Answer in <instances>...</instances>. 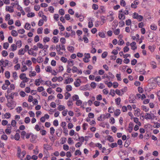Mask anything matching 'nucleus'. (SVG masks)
I'll use <instances>...</instances> for the list:
<instances>
[{
	"label": "nucleus",
	"mask_w": 160,
	"mask_h": 160,
	"mask_svg": "<svg viewBox=\"0 0 160 160\" xmlns=\"http://www.w3.org/2000/svg\"><path fill=\"white\" fill-rule=\"evenodd\" d=\"M132 17L134 19H136L138 21H142L143 19V17L141 15H139L138 13L134 12L132 15Z\"/></svg>",
	"instance_id": "nucleus-1"
},
{
	"label": "nucleus",
	"mask_w": 160,
	"mask_h": 160,
	"mask_svg": "<svg viewBox=\"0 0 160 160\" xmlns=\"http://www.w3.org/2000/svg\"><path fill=\"white\" fill-rule=\"evenodd\" d=\"M87 20L88 21V27L89 28H91L93 26V22L94 20V18L92 17H89L88 18Z\"/></svg>",
	"instance_id": "nucleus-2"
},
{
	"label": "nucleus",
	"mask_w": 160,
	"mask_h": 160,
	"mask_svg": "<svg viewBox=\"0 0 160 160\" xmlns=\"http://www.w3.org/2000/svg\"><path fill=\"white\" fill-rule=\"evenodd\" d=\"M113 15V12L111 11H109V15L107 16V19L109 22L112 21L114 19Z\"/></svg>",
	"instance_id": "nucleus-3"
},
{
	"label": "nucleus",
	"mask_w": 160,
	"mask_h": 160,
	"mask_svg": "<svg viewBox=\"0 0 160 160\" xmlns=\"http://www.w3.org/2000/svg\"><path fill=\"white\" fill-rule=\"evenodd\" d=\"M144 117L146 120L152 119L154 117L153 114H151L149 113H146Z\"/></svg>",
	"instance_id": "nucleus-4"
},
{
	"label": "nucleus",
	"mask_w": 160,
	"mask_h": 160,
	"mask_svg": "<svg viewBox=\"0 0 160 160\" xmlns=\"http://www.w3.org/2000/svg\"><path fill=\"white\" fill-rule=\"evenodd\" d=\"M118 17L119 19L121 20L125 19V16L122 10H121L119 11Z\"/></svg>",
	"instance_id": "nucleus-5"
},
{
	"label": "nucleus",
	"mask_w": 160,
	"mask_h": 160,
	"mask_svg": "<svg viewBox=\"0 0 160 160\" xmlns=\"http://www.w3.org/2000/svg\"><path fill=\"white\" fill-rule=\"evenodd\" d=\"M139 3L138 0H135L131 4V7L132 8L136 9L138 7V5Z\"/></svg>",
	"instance_id": "nucleus-6"
},
{
	"label": "nucleus",
	"mask_w": 160,
	"mask_h": 160,
	"mask_svg": "<svg viewBox=\"0 0 160 160\" xmlns=\"http://www.w3.org/2000/svg\"><path fill=\"white\" fill-rule=\"evenodd\" d=\"M72 70L73 73L76 72L78 74H81L82 73L81 70H78L76 67L75 66L72 68Z\"/></svg>",
	"instance_id": "nucleus-7"
},
{
	"label": "nucleus",
	"mask_w": 160,
	"mask_h": 160,
	"mask_svg": "<svg viewBox=\"0 0 160 160\" xmlns=\"http://www.w3.org/2000/svg\"><path fill=\"white\" fill-rule=\"evenodd\" d=\"M63 77L64 79H66L65 82V83L68 84L70 82L69 74L67 73H65Z\"/></svg>",
	"instance_id": "nucleus-8"
},
{
	"label": "nucleus",
	"mask_w": 160,
	"mask_h": 160,
	"mask_svg": "<svg viewBox=\"0 0 160 160\" xmlns=\"http://www.w3.org/2000/svg\"><path fill=\"white\" fill-rule=\"evenodd\" d=\"M75 134V136H76V138H74L73 137L72 138L76 140H77L78 138H79V136L78 134L77 133H75L74 131L72 129L71 130V136H73L74 134Z\"/></svg>",
	"instance_id": "nucleus-9"
},
{
	"label": "nucleus",
	"mask_w": 160,
	"mask_h": 160,
	"mask_svg": "<svg viewBox=\"0 0 160 160\" xmlns=\"http://www.w3.org/2000/svg\"><path fill=\"white\" fill-rule=\"evenodd\" d=\"M89 85L87 84L84 86H81L80 87V89L81 90L86 91L89 89Z\"/></svg>",
	"instance_id": "nucleus-10"
},
{
	"label": "nucleus",
	"mask_w": 160,
	"mask_h": 160,
	"mask_svg": "<svg viewBox=\"0 0 160 160\" xmlns=\"http://www.w3.org/2000/svg\"><path fill=\"white\" fill-rule=\"evenodd\" d=\"M130 46L131 47V49L133 50H135L137 48V47L136 45V43L135 42H133L130 43Z\"/></svg>",
	"instance_id": "nucleus-11"
},
{
	"label": "nucleus",
	"mask_w": 160,
	"mask_h": 160,
	"mask_svg": "<svg viewBox=\"0 0 160 160\" xmlns=\"http://www.w3.org/2000/svg\"><path fill=\"white\" fill-rule=\"evenodd\" d=\"M6 10L7 11L9 12H14V9L13 7L6 6Z\"/></svg>",
	"instance_id": "nucleus-12"
},
{
	"label": "nucleus",
	"mask_w": 160,
	"mask_h": 160,
	"mask_svg": "<svg viewBox=\"0 0 160 160\" xmlns=\"http://www.w3.org/2000/svg\"><path fill=\"white\" fill-rule=\"evenodd\" d=\"M26 51V50L22 48L18 50V54L19 55H24Z\"/></svg>",
	"instance_id": "nucleus-13"
},
{
	"label": "nucleus",
	"mask_w": 160,
	"mask_h": 160,
	"mask_svg": "<svg viewBox=\"0 0 160 160\" xmlns=\"http://www.w3.org/2000/svg\"><path fill=\"white\" fill-rule=\"evenodd\" d=\"M44 148L46 150L47 152H48V150L52 149V148L51 146L47 144H44Z\"/></svg>",
	"instance_id": "nucleus-14"
},
{
	"label": "nucleus",
	"mask_w": 160,
	"mask_h": 160,
	"mask_svg": "<svg viewBox=\"0 0 160 160\" xmlns=\"http://www.w3.org/2000/svg\"><path fill=\"white\" fill-rule=\"evenodd\" d=\"M150 28L152 30H156L157 28V25L153 23L150 26Z\"/></svg>",
	"instance_id": "nucleus-15"
},
{
	"label": "nucleus",
	"mask_w": 160,
	"mask_h": 160,
	"mask_svg": "<svg viewBox=\"0 0 160 160\" xmlns=\"http://www.w3.org/2000/svg\"><path fill=\"white\" fill-rule=\"evenodd\" d=\"M17 156L18 158H21V149L19 147H18L17 148Z\"/></svg>",
	"instance_id": "nucleus-16"
},
{
	"label": "nucleus",
	"mask_w": 160,
	"mask_h": 160,
	"mask_svg": "<svg viewBox=\"0 0 160 160\" xmlns=\"http://www.w3.org/2000/svg\"><path fill=\"white\" fill-rule=\"evenodd\" d=\"M116 77L118 81H121L122 80V79L121 78V73L119 72L118 73L116 74Z\"/></svg>",
	"instance_id": "nucleus-17"
},
{
	"label": "nucleus",
	"mask_w": 160,
	"mask_h": 160,
	"mask_svg": "<svg viewBox=\"0 0 160 160\" xmlns=\"http://www.w3.org/2000/svg\"><path fill=\"white\" fill-rule=\"evenodd\" d=\"M108 76H107L106 78H108L109 79H110V78L111 79H113L114 78V75H113V74L111 72H109L108 73Z\"/></svg>",
	"instance_id": "nucleus-18"
},
{
	"label": "nucleus",
	"mask_w": 160,
	"mask_h": 160,
	"mask_svg": "<svg viewBox=\"0 0 160 160\" xmlns=\"http://www.w3.org/2000/svg\"><path fill=\"white\" fill-rule=\"evenodd\" d=\"M133 120L134 122L138 125L139 126H140L141 125V123L139 121V119L138 118H134Z\"/></svg>",
	"instance_id": "nucleus-19"
},
{
	"label": "nucleus",
	"mask_w": 160,
	"mask_h": 160,
	"mask_svg": "<svg viewBox=\"0 0 160 160\" xmlns=\"http://www.w3.org/2000/svg\"><path fill=\"white\" fill-rule=\"evenodd\" d=\"M121 113V111L119 109H116L114 112V114L116 117L118 116Z\"/></svg>",
	"instance_id": "nucleus-20"
},
{
	"label": "nucleus",
	"mask_w": 160,
	"mask_h": 160,
	"mask_svg": "<svg viewBox=\"0 0 160 160\" xmlns=\"http://www.w3.org/2000/svg\"><path fill=\"white\" fill-rule=\"evenodd\" d=\"M88 126V124L85 123H84L82 125V128L83 131H84L87 130Z\"/></svg>",
	"instance_id": "nucleus-21"
},
{
	"label": "nucleus",
	"mask_w": 160,
	"mask_h": 160,
	"mask_svg": "<svg viewBox=\"0 0 160 160\" xmlns=\"http://www.w3.org/2000/svg\"><path fill=\"white\" fill-rule=\"evenodd\" d=\"M72 98L73 101H76L79 99L78 96L76 94H75L73 96Z\"/></svg>",
	"instance_id": "nucleus-22"
},
{
	"label": "nucleus",
	"mask_w": 160,
	"mask_h": 160,
	"mask_svg": "<svg viewBox=\"0 0 160 160\" xmlns=\"http://www.w3.org/2000/svg\"><path fill=\"white\" fill-rule=\"evenodd\" d=\"M45 70L47 72H52V69L50 66H48L45 68Z\"/></svg>",
	"instance_id": "nucleus-23"
},
{
	"label": "nucleus",
	"mask_w": 160,
	"mask_h": 160,
	"mask_svg": "<svg viewBox=\"0 0 160 160\" xmlns=\"http://www.w3.org/2000/svg\"><path fill=\"white\" fill-rule=\"evenodd\" d=\"M24 28L26 29L29 30L31 28L30 24L28 23H26L25 24V26H24Z\"/></svg>",
	"instance_id": "nucleus-24"
},
{
	"label": "nucleus",
	"mask_w": 160,
	"mask_h": 160,
	"mask_svg": "<svg viewBox=\"0 0 160 160\" xmlns=\"http://www.w3.org/2000/svg\"><path fill=\"white\" fill-rule=\"evenodd\" d=\"M139 36L138 34H137L136 36H133L132 37V38L134 40L138 41L139 40Z\"/></svg>",
	"instance_id": "nucleus-25"
},
{
	"label": "nucleus",
	"mask_w": 160,
	"mask_h": 160,
	"mask_svg": "<svg viewBox=\"0 0 160 160\" xmlns=\"http://www.w3.org/2000/svg\"><path fill=\"white\" fill-rule=\"evenodd\" d=\"M11 48H12L11 50L12 51H14L17 49V46L15 44H12L11 46Z\"/></svg>",
	"instance_id": "nucleus-26"
},
{
	"label": "nucleus",
	"mask_w": 160,
	"mask_h": 160,
	"mask_svg": "<svg viewBox=\"0 0 160 160\" xmlns=\"http://www.w3.org/2000/svg\"><path fill=\"white\" fill-rule=\"evenodd\" d=\"M52 41L54 43H57L58 42V39L57 37L54 36L52 38Z\"/></svg>",
	"instance_id": "nucleus-27"
},
{
	"label": "nucleus",
	"mask_w": 160,
	"mask_h": 160,
	"mask_svg": "<svg viewBox=\"0 0 160 160\" xmlns=\"http://www.w3.org/2000/svg\"><path fill=\"white\" fill-rule=\"evenodd\" d=\"M98 35L100 37L102 38H105V34L103 32H99L98 33Z\"/></svg>",
	"instance_id": "nucleus-28"
},
{
	"label": "nucleus",
	"mask_w": 160,
	"mask_h": 160,
	"mask_svg": "<svg viewBox=\"0 0 160 160\" xmlns=\"http://www.w3.org/2000/svg\"><path fill=\"white\" fill-rule=\"evenodd\" d=\"M121 101L120 98H118L115 99V102L117 105H119L120 104Z\"/></svg>",
	"instance_id": "nucleus-29"
},
{
	"label": "nucleus",
	"mask_w": 160,
	"mask_h": 160,
	"mask_svg": "<svg viewBox=\"0 0 160 160\" xmlns=\"http://www.w3.org/2000/svg\"><path fill=\"white\" fill-rule=\"evenodd\" d=\"M142 110L144 111L145 112H148L149 110V108L148 107H147L146 106L143 105L142 106Z\"/></svg>",
	"instance_id": "nucleus-30"
},
{
	"label": "nucleus",
	"mask_w": 160,
	"mask_h": 160,
	"mask_svg": "<svg viewBox=\"0 0 160 160\" xmlns=\"http://www.w3.org/2000/svg\"><path fill=\"white\" fill-rule=\"evenodd\" d=\"M82 101L79 99L76 101V104L78 106H81L82 105Z\"/></svg>",
	"instance_id": "nucleus-31"
},
{
	"label": "nucleus",
	"mask_w": 160,
	"mask_h": 160,
	"mask_svg": "<svg viewBox=\"0 0 160 160\" xmlns=\"http://www.w3.org/2000/svg\"><path fill=\"white\" fill-rule=\"evenodd\" d=\"M116 93L119 96H122L123 95L121 92V91L120 90L117 89L115 90Z\"/></svg>",
	"instance_id": "nucleus-32"
},
{
	"label": "nucleus",
	"mask_w": 160,
	"mask_h": 160,
	"mask_svg": "<svg viewBox=\"0 0 160 160\" xmlns=\"http://www.w3.org/2000/svg\"><path fill=\"white\" fill-rule=\"evenodd\" d=\"M65 97V99H68V98L70 97V94L68 92H66L64 94Z\"/></svg>",
	"instance_id": "nucleus-33"
},
{
	"label": "nucleus",
	"mask_w": 160,
	"mask_h": 160,
	"mask_svg": "<svg viewBox=\"0 0 160 160\" xmlns=\"http://www.w3.org/2000/svg\"><path fill=\"white\" fill-rule=\"evenodd\" d=\"M80 81V80L78 79L77 81L74 82V85L76 87H78L80 86V84L79 82Z\"/></svg>",
	"instance_id": "nucleus-34"
},
{
	"label": "nucleus",
	"mask_w": 160,
	"mask_h": 160,
	"mask_svg": "<svg viewBox=\"0 0 160 160\" xmlns=\"http://www.w3.org/2000/svg\"><path fill=\"white\" fill-rule=\"evenodd\" d=\"M106 125H108V126H109L108 123L107 122H102L99 125L100 126L103 128H105Z\"/></svg>",
	"instance_id": "nucleus-35"
},
{
	"label": "nucleus",
	"mask_w": 160,
	"mask_h": 160,
	"mask_svg": "<svg viewBox=\"0 0 160 160\" xmlns=\"http://www.w3.org/2000/svg\"><path fill=\"white\" fill-rule=\"evenodd\" d=\"M36 72L35 71L30 72H29V76L30 77H34L36 76Z\"/></svg>",
	"instance_id": "nucleus-36"
},
{
	"label": "nucleus",
	"mask_w": 160,
	"mask_h": 160,
	"mask_svg": "<svg viewBox=\"0 0 160 160\" xmlns=\"http://www.w3.org/2000/svg\"><path fill=\"white\" fill-rule=\"evenodd\" d=\"M20 138V136L19 134L18 133H16L15 134L14 137V138L15 140H18Z\"/></svg>",
	"instance_id": "nucleus-37"
},
{
	"label": "nucleus",
	"mask_w": 160,
	"mask_h": 160,
	"mask_svg": "<svg viewBox=\"0 0 160 160\" xmlns=\"http://www.w3.org/2000/svg\"><path fill=\"white\" fill-rule=\"evenodd\" d=\"M35 15L34 13L32 12L29 13L27 14V16L28 18L33 17L35 16Z\"/></svg>",
	"instance_id": "nucleus-38"
},
{
	"label": "nucleus",
	"mask_w": 160,
	"mask_h": 160,
	"mask_svg": "<svg viewBox=\"0 0 160 160\" xmlns=\"http://www.w3.org/2000/svg\"><path fill=\"white\" fill-rule=\"evenodd\" d=\"M96 98L98 101H100L102 99V95L101 94H99L96 96Z\"/></svg>",
	"instance_id": "nucleus-39"
},
{
	"label": "nucleus",
	"mask_w": 160,
	"mask_h": 160,
	"mask_svg": "<svg viewBox=\"0 0 160 160\" xmlns=\"http://www.w3.org/2000/svg\"><path fill=\"white\" fill-rule=\"evenodd\" d=\"M91 70L88 69L87 70H84L83 71V72L85 74V75H89L91 73Z\"/></svg>",
	"instance_id": "nucleus-40"
},
{
	"label": "nucleus",
	"mask_w": 160,
	"mask_h": 160,
	"mask_svg": "<svg viewBox=\"0 0 160 160\" xmlns=\"http://www.w3.org/2000/svg\"><path fill=\"white\" fill-rule=\"evenodd\" d=\"M134 113L135 116L137 117L139 116L140 115L139 110L138 109L135 110L134 111Z\"/></svg>",
	"instance_id": "nucleus-41"
},
{
	"label": "nucleus",
	"mask_w": 160,
	"mask_h": 160,
	"mask_svg": "<svg viewBox=\"0 0 160 160\" xmlns=\"http://www.w3.org/2000/svg\"><path fill=\"white\" fill-rule=\"evenodd\" d=\"M2 54L3 57H6L8 55L7 52L5 50H3L2 51Z\"/></svg>",
	"instance_id": "nucleus-42"
},
{
	"label": "nucleus",
	"mask_w": 160,
	"mask_h": 160,
	"mask_svg": "<svg viewBox=\"0 0 160 160\" xmlns=\"http://www.w3.org/2000/svg\"><path fill=\"white\" fill-rule=\"evenodd\" d=\"M95 80L96 81L98 82L101 81L102 80V79L100 76H98L95 78Z\"/></svg>",
	"instance_id": "nucleus-43"
},
{
	"label": "nucleus",
	"mask_w": 160,
	"mask_h": 160,
	"mask_svg": "<svg viewBox=\"0 0 160 160\" xmlns=\"http://www.w3.org/2000/svg\"><path fill=\"white\" fill-rule=\"evenodd\" d=\"M56 49L58 52H59L61 50V47L60 45H57L56 46Z\"/></svg>",
	"instance_id": "nucleus-44"
},
{
	"label": "nucleus",
	"mask_w": 160,
	"mask_h": 160,
	"mask_svg": "<svg viewBox=\"0 0 160 160\" xmlns=\"http://www.w3.org/2000/svg\"><path fill=\"white\" fill-rule=\"evenodd\" d=\"M5 76L8 79H9L10 77V73L9 71H6L5 72Z\"/></svg>",
	"instance_id": "nucleus-45"
},
{
	"label": "nucleus",
	"mask_w": 160,
	"mask_h": 160,
	"mask_svg": "<svg viewBox=\"0 0 160 160\" xmlns=\"http://www.w3.org/2000/svg\"><path fill=\"white\" fill-rule=\"evenodd\" d=\"M117 144L116 142H114L111 143L110 144L109 146L112 148H113L117 147Z\"/></svg>",
	"instance_id": "nucleus-46"
},
{
	"label": "nucleus",
	"mask_w": 160,
	"mask_h": 160,
	"mask_svg": "<svg viewBox=\"0 0 160 160\" xmlns=\"http://www.w3.org/2000/svg\"><path fill=\"white\" fill-rule=\"evenodd\" d=\"M92 8L94 10H96L98 9V5L96 4H93L92 6Z\"/></svg>",
	"instance_id": "nucleus-47"
},
{
	"label": "nucleus",
	"mask_w": 160,
	"mask_h": 160,
	"mask_svg": "<svg viewBox=\"0 0 160 160\" xmlns=\"http://www.w3.org/2000/svg\"><path fill=\"white\" fill-rule=\"evenodd\" d=\"M9 46V44L8 42H5L3 44V48L6 49H7Z\"/></svg>",
	"instance_id": "nucleus-48"
},
{
	"label": "nucleus",
	"mask_w": 160,
	"mask_h": 160,
	"mask_svg": "<svg viewBox=\"0 0 160 160\" xmlns=\"http://www.w3.org/2000/svg\"><path fill=\"white\" fill-rule=\"evenodd\" d=\"M105 83L108 86L109 88L111 87L112 85V83L110 82H108V81H106L105 82Z\"/></svg>",
	"instance_id": "nucleus-49"
},
{
	"label": "nucleus",
	"mask_w": 160,
	"mask_h": 160,
	"mask_svg": "<svg viewBox=\"0 0 160 160\" xmlns=\"http://www.w3.org/2000/svg\"><path fill=\"white\" fill-rule=\"evenodd\" d=\"M16 110L17 112L19 113L22 110V108L21 107H18L16 108Z\"/></svg>",
	"instance_id": "nucleus-50"
},
{
	"label": "nucleus",
	"mask_w": 160,
	"mask_h": 160,
	"mask_svg": "<svg viewBox=\"0 0 160 160\" xmlns=\"http://www.w3.org/2000/svg\"><path fill=\"white\" fill-rule=\"evenodd\" d=\"M108 55V52H104L102 55V58H105Z\"/></svg>",
	"instance_id": "nucleus-51"
},
{
	"label": "nucleus",
	"mask_w": 160,
	"mask_h": 160,
	"mask_svg": "<svg viewBox=\"0 0 160 160\" xmlns=\"http://www.w3.org/2000/svg\"><path fill=\"white\" fill-rule=\"evenodd\" d=\"M50 38L48 37H45L43 38V41L44 42L46 43V42H48L50 41Z\"/></svg>",
	"instance_id": "nucleus-52"
},
{
	"label": "nucleus",
	"mask_w": 160,
	"mask_h": 160,
	"mask_svg": "<svg viewBox=\"0 0 160 160\" xmlns=\"http://www.w3.org/2000/svg\"><path fill=\"white\" fill-rule=\"evenodd\" d=\"M55 129L54 128L52 127L50 128V134L53 136L55 132Z\"/></svg>",
	"instance_id": "nucleus-53"
},
{
	"label": "nucleus",
	"mask_w": 160,
	"mask_h": 160,
	"mask_svg": "<svg viewBox=\"0 0 160 160\" xmlns=\"http://www.w3.org/2000/svg\"><path fill=\"white\" fill-rule=\"evenodd\" d=\"M109 122L111 124H113L115 123V119L113 117H111L109 119Z\"/></svg>",
	"instance_id": "nucleus-54"
},
{
	"label": "nucleus",
	"mask_w": 160,
	"mask_h": 160,
	"mask_svg": "<svg viewBox=\"0 0 160 160\" xmlns=\"http://www.w3.org/2000/svg\"><path fill=\"white\" fill-rule=\"evenodd\" d=\"M100 102H99L97 101H95L93 102V104L96 107H98L100 105Z\"/></svg>",
	"instance_id": "nucleus-55"
},
{
	"label": "nucleus",
	"mask_w": 160,
	"mask_h": 160,
	"mask_svg": "<svg viewBox=\"0 0 160 160\" xmlns=\"http://www.w3.org/2000/svg\"><path fill=\"white\" fill-rule=\"evenodd\" d=\"M26 74L24 73H22L20 74L19 77L21 79L23 80L26 77Z\"/></svg>",
	"instance_id": "nucleus-56"
},
{
	"label": "nucleus",
	"mask_w": 160,
	"mask_h": 160,
	"mask_svg": "<svg viewBox=\"0 0 160 160\" xmlns=\"http://www.w3.org/2000/svg\"><path fill=\"white\" fill-rule=\"evenodd\" d=\"M137 62V60L136 59H134L131 61V64L132 65H134L136 64Z\"/></svg>",
	"instance_id": "nucleus-57"
},
{
	"label": "nucleus",
	"mask_w": 160,
	"mask_h": 160,
	"mask_svg": "<svg viewBox=\"0 0 160 160\" xmlns=\"http://www.w3.org/2000/svg\"><path fill=\"white\" fill-rule=\"evenodd\" d=\"M1 138L4 140H7L8 139V137L6 135L4 134L1 136Z\"/></svg>",
	"instance_id": "nucleus-58"
},
{
	"label": "nucleus",
	"mask_w": 160,
	"mask_h": 160,
	"mask_svg": "<svg viewBox=\"0 0 160 160\" xmlns=\"http://www.w3.org/2000/svg\"><path fill=\"white\" fill-rule=\"evenodd\" d=\"M109 95H111L112 97H113L115 95V92L114 90H110Z\"/></svg>",
	"instance_id": "nucleus-59"
},
{
	"label": "nucleus",
	"mask_w": 160,
	"mask_h": 160,
	"mask_svg": "<svg viewBox=\"0 0 160 160\" xmlns=\"http://www.w3.org/2000/svg\"><path fill=\"white\" fill-rule=\"evenodd\" d=\"M65 108V107L62 105H59L58 108V109L59 111H62Z\"/></svg>",
	"instance_id": "nucleus-60"
},
{
	"label": "nucleus",
	"mask_w": 160,
	"mask_h": 160,
	"mask_svg": "<svg viewBox=\"0 0 160 160\" xmlns=\"http://www.w3.org/2000/svg\"><path fill=\"white\" fill-rule=\"evenodd\" d=\"M114 34L115 35H118L120 33V29L119 28H117L116 29H115L114 31Z\"/></svg>",
	"instance_id": "nucleus-61"
},
{
	"label": "nucleus",
	"mask_w": 160,
	"mask_h": 160,
	"mask_svg": "<svg viewBox=\"0 0 160 160\" xmlns=\"http://www.w3.org/2000/svg\"><path fill=\"white\" fill-rule=\"evenodd\" d=\"M12 35L14 37H16L18 35V33L16 31L13 30L12 31Z\"/></svg>",
	"instance_id": "nucleus-62"
},
{
	"label": "nucleus",
	"mask_w": 160,
	"mask_h": 160,
	"mask_svg": "<svg viewBox=\"0 0 160 160\" xmlns=\"http://www.w3.org/2000/svg\"><path fill=\"white\" fill-rule=\"evenodd\" d=\"M27 70V68L25 65H23V67L21 68V71L22 72H24Z\"/></svg>",
	"instance_id": "nucleus-63"
},
{
	"label": "nucleus",
	"mask_w": 160,
	"mask_h": 160,
	"mask_svg": "<svg viewBox=\"0 0 160 160\" xmlns=\"http://www.w3.org/2000/svg\"><path fill=\"white\" fill-rule=\"evenodd\" d=\"M82 39L84 41V42L85 43H87L88 42V39L85 36H84Z\"/></svg>",
	"instance_id": "nucleus-64"
}]
</instances>
